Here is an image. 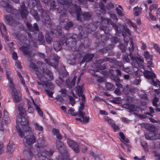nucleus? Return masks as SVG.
<instances>
[{"label":"nucleus","mask_w":160,"mask_h":160,"mask_svg":"<svg viewBox=\"0 0 160 160\" xmlns=\"http://www.w3.org/2000/svg\"><path fill=\"white\" fill-rule=\"evenodd\" d=\"M101 20L102 23H105L107 25L110 24L114 28L117 35L119 37L122 36L124 38V43L126 44L130 41L131 45L128 47L129 51V55L130 57L131 60L132 61L131 63L132 66L134 68H138L139 66L140 62H144L143 59L140 57H135L132 55V53L133 52L134 47L133 39L130 38V31L128 28L123 26L122 28V31H120L118 29V26L113 22L109 18H105L102 17L101 18Z\"/></svg>","instance_id":"nucleus-1"},{"label":"nucleus","mask_w":160,"mask_h":160,"mask_svg":"<svg viewBox=\"0 0 160 160\" xmlns=\"http://www.w3.org/2000/svg\"><path fill=\"white\" fill-rule=\"evenodd\" d=\"M16 128L20 137L23 138L24 137L23 142L26 143V145H30L36 142L35 137L33 135V132L30 127L27 126L23 128L24 132L19 126H17Z\"/></svg>","instance_id":"nucleus-2"},{"label":"nucleus","mask_w":160,"mask_h":160,"mask_svg":"<svg viewBox=\"0 0 160 160\" xmlns=\"http://www.w3.org/2000/svg\"><path fill=\"white\" fill-rule=\"evenodd\" d=\"M101 30L103 31L105 35L100 34L98 36V33L96 32L93 35V37L97 38L96 41L97 47H99L101 44L104 46L105 44V42L107 41L109 38H112V36L110 34L111 30V27H107L103 25H101L100 27Z\"/></svg>","instance_id":"nucleus-3"},{"label":"nucleus","mask_w":160,"mask_h":160,"mask_svg":"<svg viewBox=\"0 0 160 160\" xmlns=\"http://www.w3.org/2000/svg\"><path fill=\"white\" fill-rule=\"evenodd\" d=\"M15 3H18L19 0H12ZM36 2V7L38 10L41 13V16L44 20V24L47 27L50 28L52 25L51 19L49 16L50 13L49 11H44L41 5L39 0H34Z\"/></svg>","instance_id":"nucleus-4"},{"label":"nucleus","mask_w":160,"mask_h":160,"mask_svg":"<svg viewBox=\"0 0 160 160\" xmlns=\"http://www.w3.org/2000/svg\"><path fill=\"white\" fill-rule=\"evenodd\" d=\"M77 39L78 40H82V41H85L86 39H80L78 36L76 34H69V38H68V40H69V42L68 43V47H70L71 50L73 51H82L85 48V46L83 44L81 43L78 46H77V41L76 40ZM86 40H87L86 39Z\"/></svg>","instance_id":"nucleus-5"},{"label":"nucleus","mask_w":160,"mask_h":160,"mask_svg":"<svg viewBox=\"0 0 160 160\" xmlns=\"http://www.w3.org/2000/svg\"><path fill=\"white\" fill-rule=\"evenodd\" d=\"M56 147L60 153V155L56 157V158L57 160H71L69 157L68 153L66 149V147L62 142L60 140L56 142Z\"/></svg>","instance_id":"nucleus-6"},{"label":"nucleus","mask_w":160,"mask_h":160,"mask_svg":"<svg viewBox=\"0 0 160 160\" xmlns=\"http://www.w3.org/2000/svg\"><path fill=\"white\" fill-rule=\"evenodd\" d=\"M18 110L19 111L20 116L17 118L16 119L17 124H18L20 123L21 125L24 127L28 126L29 122L25 118L26 112L23 108L22 103H20L18 105Z\"/></svg>","instance_id":"nucleus-7"},{"label":"nucleus","mask_w":160,"mask_h":160,"mask_svg":"<svg viewBox=\"0 0 160 160\" xmlns=\"http://www.w3.org/2000/svg\"><path fill=\"white\" fill-rule=\"evenodd\" d=\"M60 5L62 7L66 8L67 12L71 14L75 13L78 11L81 10V8L76 4L72 3L71 0H59Z\"/></svg>","instance_id":"nucleus-8"},{"label":"nucleus","mask_w":160,"mask_h":160,"mask_svg":"<svg viewBox=\"0 0 160 160\" xmlns=\"http://www.w3.org/2000/svg\"><path fill=\"white\" fill-rule=\"evenodd\" d=\"M97 26L93 23H90L86 27H84L83 28H78L79 29L81 28V31L79 34V38L80 39H88V38L89 33L92 31H95L97 28Z\"/></svg>","instance_id":"nucleus-9"},{"label":"nucleus","mask_w":160,"mask_h":160,"mask_svg":"<svg viewBox=\"0 0 160 160\" xmlns=\"http://www.w3.org/2000/svg\"><path fill=\"white\" fill-rule=\"evenodd\" d=\"M20 12L22 18L23 19L24 22H26L28 30L30 31L32 26L30 23V22L27 21V16L28 13V12L24 2H22Z\"/></svg>","instance_id":"nucleus-10"},{"label":"nucleus","mask_w":160,"mask_h":160,"mask_svg":"<svg viewBox=\"0 0 160 160\" xmlns=\"http://www.w3.org/2000/svg\"><path fill=\"white\" fill-rule=\"evenodd\" d=\"M69 38V35L67 36V38L64 35H63V36L62 37V40L59 41H54L53 43V47L55 50L57 52L60 50L62 48V46L64 43L68 46V43L69 42L68 40Z\"/></svg>","instance_id":"nucleus-11"},{"label":"nucleus","mask_w":160,"mask_h":160,"mask_svg":"<svg viewBox=\"0 0 160 160\" xmlns=\"http://www.w3.org/2000/svg\"><path fill=\"white\" fill-rule=\"evenodd\" d=\"M144 74L147 78L152 79V82L154 86L157 87H158V86L160 87V82L158 80H157V82L154 81L153 80V79L156 77L155 73L151 72L147 70L144 72Z\"/></svg>","instance_id":"nucleus-12"},{"label":"nucleus","mask_w":160,"mask_h":160,"mask_svg":"<svg viewBox=\"0 0 160 160\" xmlns=\"http://www.w3.org/2000/svg\"><path fill=\"white\" fill-rule=\"evenodd\" d=\"M54 152V150L53 149H50L49 151L43 149V151L41 152V156L38 158V160H54L52 159H49V160L47 157V156L51 157L52 155Z\"/></svg>","instance_id":"nucleus-13"},{"label":"nucleus","mask_w":160,"mask_h":160,"mask_svg":"<svg viewBox=\"0 0 160 160\" xmlns=\"http://www.w3.org/2000/svg\"><path fill=\"white\" fill-rule=\"evenodd\" d=\"M57 11L58 13H61L60 16L61 22H63L65 20L68 19L67 15L68 12L66 8L62 7L60 5L59 7L57 8Z\"/></svg>","instance_id":"nucleus-14"},{"label":"nucleus","mask_w":160,"mask_h":160,"mask_svg":"<svg viewBox=\"0 0 160 160\" xmlns=\"http://www.w3.org/2000/svg\"><path fill=\"white\" fill-rule=\"evenodd\" d=\"M40 69L42 72L47 80L51 81L53 79V74L50 69L48 68L45 69L43 67L42 68L40 67Z\"/></svg>","instance_id":"nucleus-15"},{"label":"nucleus","mask_w":160,"mask_h":160,"mask_svg":"<svg viewBox=\"0 0 160 160\" xmlns=\"http://www.w3.org/2000/svg\"><path fill=\"white\" fill-rule=\"evenodd\" d=\"M38 84L39 85H41L43 87L45 86V90L52 91L53 90L54 88V85L51 82L40 81L38 82Z\"/></svg>","instance_id":"nucleus-16"},{"label":"nucleus","mask_w":160,"mask_h":160,"mask_svg":"<svg viewBox=\"0 0 160 160\" xmlns=\"http://www.w3.org/2000/svg\"><path fill=\"white\" fill-rule=\"evenodd\" d=\"M67 143L68 146L70 147L76 153H78L80 151L78 144L74 141L68 138Z\"/></svg>","instance_id":"nucleus-17"},{"label":"nucleus","mask_w":160,"mask_h":160,"mask_svg":"<svg viewBox=\"0 0 160 160\" xmlns=\"http://www.w3.org/2000/svg\"><path fill=\"white\" fill-rule=\"evenodd\" d=\"M52 25L50 28L47 27V28L51 29L50 33L54 37L56 38L62 35V33L60 32L61 30H58L53 28L55 27L54 23L52 22Z\"/></svg>","instance_id":"nucleus-18"},{"label":"nucleus","mask_w":160,"mask_h":160,"mask_svg":"<svg viewBox=\"0 0 160 160\" xmlns=\"http://www.w3.org/2000/svg\"><path fill=\"white\" fill-rule=\"evenodd\" d=\"M47 146L46 141L44 140V138L42 137L38 140L37 143L35 145V147L38 148H43Z\"/></svg>","instance_id":"nucleus-19"},{"label":"nucleus","mask_w":160,"mask_h":160,"mask_svg":"<svg viewBox=\"0 0 160 160\" xmlns=\"http://www.w3.org/2000/svg\"><path fill=\"white\" fill-rule=\"evenodd\" d=\"M94 55L90 53H86L80 62V64H82L85 62H88L92 61Z\"/></svg>","instance_id":"nucleus-20"},{"label":"nucleus","mask_w":160,"mask_h":160,"mask_svg":"<svg viewBox=\"0 0 160 160\" xmlns=\"http://www.w3.org/2000/svg\"><path fill=\"white\" fill-rule=\"evenodd\" d=\"M122 107L127 109H128L129 111V112H134L137 111L136 110V108L135 105L129 103H126L122 105Z\"/></svg>","instance_id":"nucleus-21"},{"label":"nucleus","mask_w":160,"mask_h":160,"mask_svg":"<svg viewBox=\"0 0 160 160\" xmlns=\"http://www.w3.org/2000/svg\"><path fill=\"white\" fill-rule=\"evenodd\" d=\"M85 113L84 112H82L81 111H80L79 113V116L82 119V120L81 118H77L76 119L80 121L81 122H83L84 123H86L88 122L89 118L88 117H85Z\"/></svg>","instance_id":"nucleus-22"},{"label":"nucleus","mask_w":160,"mask_h":160,"mask_svg":"<svg viewBox=\"0 0 160 160\" xmlns=\"http://www.w3.org/2000/svg\"><path fill=\"white\" fill-rule=\"evenodd\" d=\"M5 18L8 23L11 25H13L14 24L15 25L17 23L16 20H14L12 17L10 15H6Z\"/></svg>","instance_id":"nucleus-23"},{"label":"nucleus","mask_w":160,"mask_h":160,"mask_svg":"<svg viewBox=\"0 0 160 160\" xmlns=\"http://www.w3.org/2000/svg\"><path fill=\"white\" fill-rule=\"evenodd\" d=\"M42 1L45 3H48L49 1L50 5V9L52 10H54L55 8V7L58 4L57 2H56L55 0H42Z\"/></svg>","instance_id":"nucleus-24"},{"label":"nucleus","mask_w":160,"mask_h":160,"mask_svg":"<svg viewBox=\"0 0 160 160\" xmlns=\"http://www.w3.org/2000/svg\"><path fill=\"white\" fill-rule=\"evenodd\" d=\"M114 46V45L112 44H109L107 47L104 48L102 49H99V52L101 54L106 53L107 52L112 49Z\"/></svg>","instance_id":"nucleus-25"},{"label":"nucleus","mask_w":160,"mask_h":160,"mask_svg":"<svg viewBox=\"0 0 160 160\" xmlns=\"http://www.w3.org/2000/svg\"><path fill=\"white\" fill-rule=\"evenodd\" d=\"M10 73V72L8 71H6V77L9 82V87L12 89V91L13 92L14 91L13 89L14 88V86L13 82V80L12 78L9 77V75Z\"/></svg>","instance_id":"nucleus-26"},{"label":"nucleus","mask_w":160,"mask_h":160,"mask_svg":"<svg viewBox=\"0 0 160 160\" xmlns=\"http://www.w3.org/2000/svg\"><path fill=\"white\" fill-rule=\"evenodd\" d=\"M111 78L112 79L116 82L115 85L117 86L119 88H121L122 87V86L120 84V80L118 76L112 74Z\"/></svg>","instance_id":"nucleus-27"},{"label":"nucleus","mask_w":160,"mask_h":160,"mask_svg":"<svg viewBox=\"0 0 160 160\" xmlns=\"http://www.w3.org/2000/svg\"><path fill=\"white\" fill-rule=\"evenodd\" d=\"M13 96V99L15 102H19L21 98V95L20 94V92L17 91L14 92Z\"/></svg>","instance_id":"nucleus-28"},{"label":"nucleus","mask_w":160,"mask_h":160,"mask_svg":"<svg viewBox=\"0 0 160 160\" xmlns=\"http://www.w3.org/2000/svg\"><path fill=\"white\" fill-rule=\"evenodd\" d=\"M82 19L84 20H88L91 18L92 15L89 12H86L82 13Z\"/></svg>","instance_id":"nucleus-29"},{"label":"nucleus","mask_w":160,"mask_h":160,"mask_svg":"<svg viewBox=\"0 0 160 160\" xmlns=\"http://www.w3.org/2000/svg\"><path fill=\"white\" fill-rule=\"evenodd\" d=\"M17 39L20 42H24L27 40V37L23 34H18L16 35Z\"/></svg>","instance_id":"nucleus-30"},{"label":"nucleus","mask_w":160,"mask_h":160,"mask_svg":"<svg viewBox=\"0 0 160 160\" xmlns=\"http://www.w3.org/2000/svg\"><path fill=\"white\" fill-rule=\"evenodd\" d=\"M31 14L33 17L37 21H38L40 19L39 15L36 10L32 9L30 11Z\"/></svg>","instance_id":"nucleus-31"},{"label":"nucleus","mask_w":160,"mask_h":160,"mask_svg":"<svg viewBox=\"0 0 160 160\" xmlns=\"http://www.w3.org/2000/svg\"><path fill=\"white\" fill-rule=\"evenodd\" d=\"M68 75V73L66 69L62 72V77L61 75L59 78L60 80L62 82H64L65 80L63 78L67 77Z\"/></svg>","instance_id":"nucleus-32"},{"label":"nucleus","mask_w":160,"mask_h":160,"mask_svg":"<svg viewBox=\"0 0 160 160\" xmlns=\"http://www.w3.org/2000/svg\"><path fill=\"white\" fill-rule=\"evenodd\" d=\"M75 89L76 93L79 97H80V95L83 94V91L82 86H77L75 88Z\"/></svg>","instance_id":"nucleus-33"},{"label":"nucleus","mask_w":160,"mask_h":160,"mask_svg":"<svg viewBox=\"0 0 160 160\" xmlns=\"http://www.w3.org/2000/svg\"><path fill=\"white\" fill-rule=\"evenodd\" d=\"M33 125L35 129L39 131L42 132L43 130V127L39 125L37 122H35L33 123Z\"/></svg>","instance_id":"nucleus-34"},{"label":"nucleus","mask_w":160,"mask_h":160,"mask_svg":"<svg viewBox=\"0 0 160 160\" xmlns=\"http://www.w3.org/2000/svg\"><path fill=\"white\" fill-rule=\"evenodd\" d=\"M103 62L108 61L110 62L115 63L117 62V60L115 58H111L109 57H105L103 58Z\"/></svg>","instance_id":"nucleus-35"},{"label":"nucleus","mask_w":160,"mask_h":160,"mask_svg":"<svg viewBox=\"0 0 160 160\" xmlns=\"http://www.w3.org/2000/svg\"><path fill=\"white\" fill-rule=\"evenodd\" d=\"M106 88L108 90H113L115 88L114 85L112 83L107 82L106 84Z\"/></svg>","instance_id":"nucleus-36"},{"label":"nucleus","mask_w":160,"mask_h":160,"mask_svg":"<svg viewBox=\"0 0 160 160\" xmlns=\"http://www.w3.org/2000/svg\"><path fill=\"white\" fill-rule=\"evenodd\" d=\"M144 56L147 61L149 60H152V56L150 55L148 51H146L144 52Z\"/></svg>","instance_id":"nucleus-37"},{"label":"nucleus","mask_w":160,"mask_h":160,"mask_svg":"<svg viewBox=\"0 0 160 160\" xmlns=\"http://www.w3.org/2000/svg\"><path fill=\"white\" fill-rule=\"evenodd\" d=\"M145 127L146 129L150 132H154L155 131V127L153 125L147 124L145 126Z\"/></svg>","instance_id":"nucleus-38"},{"label":"nucleus","mask_w":160,"mask_h":160,"mask_svg":"<svg viewBox=\"0 0 160 160\" xmlns=\"http://www.w3.org/2000/svg\"><path fill=\"white\" fill-rule=\"evenodd\" d=\"M153 134L151 133H147L145 134V138L147 140H152L154 139V136Z\"/></svg>","instance_id":"nucleus-39"},{"label":"nucleus","mask_w":160,"mask_h":160,"mask_svg":"<svg viewBox=\"0 0 160 160\" xmlns=\"http://www.w3.org/2000/svg\"><path fill=\"white\" fill-rule=\"evenodd\" d=\"M141 10V8H139L138 6L135 7L133 8L134 15L136 16H138L140 14Z\"/></svg>","instance_id":"nucleus-40"},{"label":"nucleus","mask_w":160,"mask_h":160,"mask_svg":"<svg viewBox=\"0 0 160 160\" xmlns=\"http://www.w3.org/2000/svg\"><path fill=\"white\" fill-rule=\"evenodd\" d=\"M124 72L129 74H132L133 72V69L130 67H127V68H124L122 70Z\"/></svg>","instance_id":"nucleus-41"},{"label":"nucleus","mask_w":160,"mask_h":160,"mask_svg":"<svg viewBox=\"0 0 160 160\" xmlns=\"http://www.w3.org/2000/svg\"><path fill=\"white\" fill-rule=\"evenodd\" d=\"M74 23L72 21H69L67 23L66 25L64 26V28L65 29L68 30L73 27Z\"/></svg>","instance_id":"nucleus-42"},{"label":"nucleus","mask_w":160,"mask_h":160,"mask_svg":"<svg viewBox=\"0 0 160 160\" xmlns=\"http://www.w3.org/2000/svg\"><path fill=\"white\" fill-rule=\"evenodd\" d=\"M6 11L8 13H14V12L15 11V9H13L12 6L10 4L9 5L8 7L6 8Z\"/></svg>","instance_id":"nucleus-43"},{"label":"nucleus","mask_w":160,"mask_h":160,"mask_svg":"<svg viewBox=\"0 0 160 160\" xmlns=\"http://www.w3.org/2000/svg\"><path fill=\"white\" fill-rule=\"evenodd\" d=\"M53 60L55 61V63H52V66L55 68H57L58 67V63L59 58L58 57H55L53 58Z\"/></svg>","instance_id":"nucleus-44"},{"label":"nucleus","mask_w":160,"mask_h":160,"mask_svg":"<svg viewBox=\"0 0 160 160\" xmlns=\"http://www.w3.org/2000/svg\"><path fill=\"white\" fill-rule=\"evenodd\" d=\"M39 28L37 24L36 23H35L33 24V27H32L31 32H34L35 31H39Z\"/></svg>","instance_id":"nucleus-45"},{"label":"nucleus","mask_w":160,"mask_h":160,"mask_svg":"<svg viewBox=\"0 0 160 160\" xmlns=\"http://www.w3.org/2000/svg\"><path fill=\"white\" fill-rule=\"evenodd\" d=\"M129 54L127 53H124L123 54V59L124 61L126 62H129L130 59L128 58Z\"/></svg>","instance_id":"nucleus-46"},{"label":"nucleus","mask_w":160,"mask_h":160,"mask_svg":"<svg viewBox=\"0 0 160 160\" xmlns=\"http://www.w3.org/2000/svg\"><path fill=\"white\" fill-rule=\"evenodd\" d=\"M30 68L36 72L38 70V66L32 62H31L30 65Z\"/></svg>","instance_id":"nucleus-47"},{"label":"nucleus","mask_w":160,"mask_h":160,"mask_svg":"<svg viewBox=\"0 0 160 160\" xmlns=\"http://www.w3.org/2000/svg\"><path fill=\"white\" fill-rule=\"evenodd\" d=\"M12 142H10L7 146V148L8 151L10 152H12L13 151L12 147Z\"/></svg>","instance_id":"nucleus-48"},{"label":"nucleus","mask_w":160,"mask_h":160,"mask_svg":"<svg viewBox=\"0 0 160 160\" xmlns=\"http://www.w3.org/2000/svg\"><path fill=\"white\" fill-rule=\"evenodd\" d=\"M114 64H116L117 65V68H118L120 69L123 70L124 68V67L123 64L121 62H118L117 60V62Z\"/></svg>","instance_id":"nucleus-49"},{"label":"nucleus","mask_w":160,"mask_h":160,"mask_svg":"<svg viewBox=\"0 0 160 160\" xmlns=\"http://www.w3.org/2000/svg\"><path fill=\"white\" fill-rule=\"evenodd\" d=\"M9 4L6 1H4L3 0H2L0 1V5L2 7L6 8L8 7Z\"/></svg>","instance_id":"nucleus-50"},{"label":"nucleus","mask_w":160,"mask_h":160,"mask_svg":"<svg viewBox=\"0 0 160 160\" xmlns=\"http://www.w3.org/2000/svg\"><path fill=\"white\" fill-rule=\"evenodd\" d=\"M81 11V10H78L77 12H76L75 13L76 14L77 16V20L80 22L82 21V20L81 19V14L80 13V12Z\"/></svg>","instance_id":"nucleus-51"},{"label":"nucleus","mask_w":160,"mask_h":160,"mask_svg":"<svg viewBox=\"0 0 160 160\" xmlns=\"http://www.w3.org/2000/svg\"><path fill=\"white\" fill-rule=\"evenodd\" d=\"M21 49L24 54L26 55L28 54L29 52L27 47L24 46H22L21 47Z\"/></svg>","instance_id":"nucleus-52"},{"label":"nucleus","mask_w":160,"mask_h":160,"mask_svg":"<svg viewBox=\"0 0 160 160\" xmlns=\"http://www.w3.org/2000/svg\"><path fill=\"white\" fill-rule=\"evenodd\" d=\"M31 102L29 101H28V112L29 113H32L33 112L34 110L32 108L31 106Z\"/></svg>","instance_id":"nucleus-53"},{"label":"nucleus","mask_w":160,"mask_h":160,"mask_svg":"<svg viewBox=\"0 0 160 160\" xmlns=\"http://www.w3.org/2000/svg\"><path fill=\"white\" fill-rule=\"evenodd\" d=\"M38 40L39 41L42 42L44 41V36L41 32H39L38 34Z\"/></svg>","instance_id":"nucleus-54"},{"label":"nucleus","mask_w":160,"mask_h":160,"mask_svg":"<svg viewBox=\"0 0 160 160\" xmlns=\"http://www.w3.org/2000/svg\"><path fill=\"white\" fill-rule=\"evenodd\" d=\"M36 74L37 75L39 79V81H38H38H42L41 79L43 77V75L42 73L39 72L38 70V71L36 72Z\"/></svg>","instance_id":"nucleus-55"},{"label":"nucleus","mask_w":160,"mask_h":160,"mask_svg":"<svg viewBox=\"0 0 160 160\" xmlns=\"http://www.w3.org/2000/svg\"><path fill=\"white\" fill-rule=\"evenodd\" d=\"M159 100L158 98L155 97L152 100V103L153 106H155L156 107H157L158 106L157 104V102Z\"/></svg>","instance_id":"nucleus-56"},{"label":"nucleus","mask_w":160,"mask_h":160,"mask_svg":"<svg viewBox=\"0 0 160 160\" xmlns=\"http://www.w3.org/2000/svg\"><path fill=\"white\" fill-rule=\"evenodd\" d=\"M128 23L130 24V25L132 26L134 29L136 30L137 28V26L135 23H133L131 21L129 20L128 21Z\"/></svg>","instance_id":"nucleus-57"},{"label":"nucleus","mask_w":160,"mask_h":160,"mask_svg":"<svg viewBox=\"0 0 160 160\" xmlns=\"http://www.w3.org/2000/svg\"><path fill=\"white\" fill-rule=\"evenodd\" d=\"M17 74L19 77L21 82L22 84H23L24 85L25 84V81L23 79V78L21 74L18 72L17 71Z\"/></svg>","instance_id":"nucleus-58"},{"label":"nucleus","mask_w":160,"mask_h":160,"mask_svg":"<svg viewBox=\"0 0 160 160\" xmlns=\"http://www.w3.org/2000/svg\"><path fill=\"white\" fill-rule=\"evenodd\" d=\"M141 145L145 151L148 150V144L146 142H141Z\"/></svg>","instance_id":"nucleus-59"},{"label":"nucleus","mask_w":160,"mask_h":160,"mask_svg":"<svg viewBox=\"0 0 160 160\" xmlns=\"http://www.w3.org/2000/svg\"><path fill=\"white\" fill-rule=\"evenodd\" d=\"M46 41L48 43H49L52 41V39L49 35H47L45 37Z\"/></svg>","instance_id":"nucleus-60"},{"label":"nucleus","mask_w":160,"mask_h":160,"mask_svg":"<svg viewBox=\"0 0 160 160\" xmlns=\"http://www.w3.org/2000/svg\"><path fill=\"white\" fill-rule=\"evenodd\" d=\"M116 10L117 11V13L118 15L121 16H124L123 10H121L118 8H116Z\"/></svg>","instance_id":"nucleus-61"},{"label":"nucleus","mask_w":160,"mask_h":160,"mask_svg":"<svg viewBox=\"0 0 160 160\" xmlns=\"http://www.w3.org/2000/svg\"><path fill=\"white\" fill-rule=\"evenodd\" d=\"M74 111V109L73 108L71 107L69 109L68 112V113H70L73 116H75L77 114V113L75 112Z\"/></svg>","instance_id":"nucleus-62"},{"label":"nucleus","mask_w":160,"mask_h":160,"mask_svg":"<svg viewBox=\"0 0 160 160\" xmlns=\"http://www.w3.org/2000/svg\"><path fill=\"white\" fill-rule=\"evenodd\" d=\"M113 129L114 132H116L119 129V127L116 125L115 123H112L111 126Z\"/></svg>","instance_id":"nucleus-63"},{"label":"nucleus","mask_w":160,"mask_h":160,"mask_svg":"<svg viewBox=\"0 0 160 160\" xmlns=\"http://www.w3.org/2000/svg\"><path fill=\"white\" fill-rule=\"evenodd\" d=\"M153 48L154 49L160 54V47L156 43H155L153 45Z\"/></svg>","instance_id":"nucleus-64"}]
</instances>
